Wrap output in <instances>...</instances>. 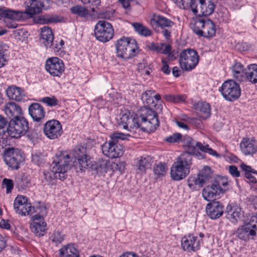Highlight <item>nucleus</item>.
Segmentation results:
<instances>
[{"mask_svg": "<svg viewBox=\"0 0 257 257\" xmlns=\"http://www.w3.org/2000/svg\"><path fill=\"white\" fill-rule=\"evenodd\" d=\"M118 124L124 129L130 127L141 128L144 132H153L159 125L157 114L153 110L144 107L142 108L134 117L127 114H123L118 121Z\"/></svg>", "mask_w": 257, "mask_h": 257, "instance_id": "obj_1", "label": "nucleus"}, {"mask_svg": "<svg viewBox=\"0 0 257 257\" xmlns=\"http://www.w3.org/2000/svg\"><path fill=\"white\" fill-rule=\"evenodd\" d=\"M128 137H130V135L121 133H114L111 134L110 140L104 143L101 146L102 153L111 159L121 157L123 154V147L119 143V141L126 140Z\"/></svg>", "mask_w": 257, "mask_h": 257, "instance_id": "obj_2", "label": "nucleus"}, {"mask_svg": "<svg viewBox=\"0 0 257 257\" xmlns=\"http://www.w3.org/2000/svg\"><path fill=\"white\" fill-rule=\"evenodd\" d=\"M192 164L190 156L187 153H182L171 166L170 175L172 179L180 181L184 179L189 174Z\"/></svg>", "mask_w": 257, "mask_h": 257, "instance_id": "obj_3", "label": "nucleus"}, {"mask_svg": "<svg viewBox=\"0 0 257 257\" xmlns=\"http://www.w3.org/2000/svg\"><path fill=\"white\" fill-rule=\"evenodd\" d=\"M117 57L128 59L135 56L138 53L139 47L134 39L122 37L115 43Z\"/></svg>", "mask_w": 257, "mask_h": 257, "instance_id": "obj_4", "label": "nucleus"}, {"mask_svg": "<svg viewBox=\"0 0 257 257\" xmlns=\"http://www.w3.org/2000/svg\"><path fill=\"white\" fill-rule=\"evenodd\" d=\"M193 32L199 37L209 38L215 36L216 27L215 24L209 19L199 18L192 24Z\"/></svg>", "mask_w": 257, "mask_h": 257, "instance_id": "obj_5", "label": "nucleus"}, {"mask_svg": "<svg viewBox=\"0 0 257 257\" xmlns=\"http://www.w3.org/2000/svg\"><path fill=\"white\" fill-rule=\"evenodd\" d=\"M29 130V123L23 116L12 118L8 127V134L13 138L18 139L26 135Z\"/></svg>", "mask_w": 257, "mask_h": 257, "instance_id": "obj_6", "label": "nucleus"}, {"mask_svg": "<svg viewBox=\"0 0 257 257\" xmlns=\"http://www.w3.org/2000/svg\"><path fill=\"white\" fill-rule=\"evenodd\" d=\"M150 25L156 32H159L162 29V34L166 40L171 37V32L170 29L174 25L171 20L160 15L154 14L150 20Z\"/></svg>", "mask_w": 257, "mask_h": 257, "instance_id": "obj_7", "label": "nucleus"}, {"mask_svg": "<svg viewBox=\"0 0 257 257\" xmlns=\"http://www.w3.org/2000/svg\"><path fill=\"white\" fill-rule=\"evenodd\" d=\"M189 3L191 6L186 10L190 9L195 15L201 18L211 15L215 8L212 0H192Z\"/></svg>", "mask_w": 257, "mask_h": 257, "instance_id": "obj_8", "label": "nucleus"}, {"mask_svg": "<svg viewBox=\"0 0 257 257\" xmlns=\"http://www.w3.org/2000/svg\"><path fill=\"white\" fill-rule=\"evenodd\" d=\"M219 91L226 100L230 102L237 100L241 95L239 84L231 79L225 81L219 88Z\"/></svg>", "mask_w": 257, "mask_h": 257, "instance_id": "obj_9", "label": "nucleus"}, {"mask_svg": "<svg viewBox=\"0 0 257 257\" xmlns=\"http://www.w3.org/2000/svg\"><path fill=\"white\" fill-rule=\"evenodd\" d=\"M199 59L196 51L192 49L183 50L180 54V66L183 70L191 71L198 64Z\"/></svg>", "mask_w": 257, "mask_h": 257, "instance_id": "obj_10", "label": "nucleus"}, {"mask_svg": "<svg viewBox=\"0 0 257 257\" xmlns=\"http://www.w3.org/2000/svg\"><path fill=\"white\" fill-rule=\"evenodd\" d=\"M183 142V146L186 149L183 153L188 154L192 159L193 155L195 154L196 147L204 153H208L213 156H219L217 152L210 148L208 145H203L201 143L193 140L189 136H185Z\"/></svg>", "mask_w": 257, "mask_h": 257, "instance_id": "obj_11", "label": "nucleus"}, {"mask_svg": "<svg viewBox=\"0 0 257 257\" xmlns=\"http://www.w3.org/2000/svg\"><path fill=\"white\" fill-rule=\"evenodd\" d=\"M94 32L96 39L103 43L110 41L114 35L112 26L105 21H98L95 26Z\"/></svg>", "mask_w": 257, "mask_h": 257, "instance_id": "obj_12", "label": "nucleus"}, {"mask_svg": "<svg viewBox=\"0 0 257 257\" xmlns=\"http://www.w3.org/2000/svg\"><path fill=\"white\" fill-rule=\"evenodd\" d=\"M72 156L75 159L74 163L76 168H78L82 172L87 169L90 164V157L87 155L86 147L78 146L72 151Z\"/></svg>", "mask_w": 257, "mask_h": 257, "instance_id": "obj_13", "label": "nucleus"}, {"mask_svg": "<svg viewBox=\"0 0 257 257\" xmlns=\"http://www.w3.org/2000/svg\"><path fill=\"white\" fill-rule=\"evenodd\" d=\"M65 67L62 60L53 57L47 59L45 69L53 77H60L65 71Z\"/></svg>", "mask_w": 257, "mask_h": 257, "instance_id": "obj_14", "label": "nucleus"}, {"mask_svg": "<svg viewBox=\"0 0 257 257\" xmlns=\"http://www.w3.org/2000/svg\"><path fill=\"white\" fill-rule=\"evenodd\" d=\"M24 160L21 152L14 148L6 149L4 152V161L6 164L13 169H18L19 165Z\"/></svg>", "mask_w": 257, "mask_h": 257, "instance_id": "obj_15", "label": "nucleus"}, {"mask_svg": "<svg viewBox=\"0 0 257 257\" xmlns=\"http://www.w3.org/2000/svg\"><path fill=\"white\" fill-rule=\"evenodd\" d=\"M25 11H20L22 20L28 17L32 18L34 15L40 13L43 8H45V4H48L49 0H28Z\"/></svg>", "mask_w": 257, "mask_h": 257, "instance_id": "obj_16", "label": "nucleus"}, {"mask_svg": "<svg viewBox=\"0 0 257 257\" xmlns=\"http://www.w3.org/2000/svg\"><path fill=\"white\" fill-rule=\"evenodd\" d=\"M70 159L69 155L61 154L53 161L52 165H55L57 178L60 180H62L66 178V173L68 168Z\"/></svg>", "mask_w": 257, "mask_h": 257, "instance_id": "obj_17", "label": "nucleus"}, {"mask_svg": "<svg viewBox=\"0 0 257 257\" xmlns=\"http://www.w3.org/2000/svg\"><path fill=\"white\" fill-rule=\"evenodd\" d=\"M43 131L45 135L51 140L58 139L63 132L60 122L55 119L47 121L44 126Z\"/></svg>", "mask_w": 257, "mask_h": 257, "instance_id": "obj_18", "label": "nucleus"}, {"mask_svg": "<svg viewBox=\"0 0 257 257\" xmlns=\"http://www.w3.org/2000/svg\"><path fill=\"white\" fill-rule=\"evenodd\" d=\"M201 241L202 239L193 234L186 235L181 239V247L185 251L196 252L200 249Z\"/></svg>", "mask_w": 257, "mask_h": 257, "instance_id": "obj_19", "label": "nucleus"}, {"mask_svg": "<svg viewBox=\"0 0 257 257\" xmlns=\"http://www.w3.org/2000/svg\"><path fill=\"white\" fill-rule=\"evenodd\" d=\"M33 207L28 203V199L23 196H18L14 200V208L16 213L25 216L33 213Z\"/></svg>", "mask_w": 257, "mask_h": 257, "instance_id": "obj_20", "label": "nucleus"}, {"mask_svg": "<svg viewBox=\"0 0 257 257\" xmlns=\"http://www.w3.org/2000/svg\"><path fill=\"white\" fill-rule=\"evenodd\" d=\"M223 205L218 201H211L206 207L207 215L212 219L220 218L223 213Z\"/></svg>", "mask_w": 257, "mask_h": 257, "instance_id": "obj_21", "label": "nucleus"}, {"mask_svg": "<svg viewBox=\"0 0 257 257\" xmlns=\"http://www.w3.org/2000/svg\"><path fill=\"white\" fill-rule=\"evenodd\" d=\"M31 219L33 221V222L30 224L31 231L37 236L44 235L47 230V223L44 219L38 216H33Z\"/></svg>", "mask_w": 257, "mask_h": 257, "instance_id": "obj_22", "label": "nucleus"}, {"mask_svg": "<svg viewBox=\"0 0 257 257\" xmlns=\"http://www.w3.org/2000/svg\"><path fill=\"white\" fill-rule=\"evenodd\" d=\"M225 192V189H218L217 186L212 183L211 184L206 186L202 190L203 198L207 201H215L216 197L220 194Z\"/></svg>", "mask_w": 257, "mask_h": 257, "instance_id": "obj_23", "label": "nucleus"}, {"mask_svg": "<svg viewBox=\"0 0 257 257\" xmlns=\"http://www.w3.org/2000/svg\"><path fill=\"white\" fill-rule=\"evenodd\" d=\"M226 218L232 223H236L243 215V212L239 206L235 204H228L225 211Z\"/></svg>", "mask_w": 257, "mask_h": 257, "instance_id": "obj_24", "label": "nucleus"}, {"mask_svg": "<svg viewBox=\"0 0 257 257\" xmlns=\"http://www.w3.org/2000/svg\"><path fill=\"white\" fill-rule=\"evenodd\" d=\"M29 113L34 121H42L45 117V111L43 107L39 103H33L28 108Z\"/></svg>", "mask_w": 257, "mask_h": 257, "instance_id": "obj_25", "label": "nucleus"}, {"mask_svg": "<svg viewBox=\"0 0 257 257\" xmlns=\"http://www.w3.org/2000/svg\"><path fill=\"white\" fill-rule=\"evenodd\" d=\"M241 152L245 155H251L257 151V144L254 139L243 138L240 144Z\"/></svg>", "mask_w": 257, "mask_h": 257, "instance_id": "obj_26", "label": "nucleus"}, {"mask_svg": "<svg viewBox=\"0 0 257 257\" xmlns=\"http://www.w3.org/2000/svg\"><path fill=\"white\" fill-rule=\"evenodd\" d=\"M4 110L9 118H16L23 114L21 107L13 102H10L5 105Z\"/></svg>", "mask_w": 257, "mask_h": 257, "instance_id": "obj_27", "label": "nucleus"}, {"mask_svg": "<svg viewBox=\"0 0 257 257\" xmlns=\"http://www.w3.org/2000/svg\"><path fill=\"white\" fill-rule=\"evenodd\" d=\"M8 97L17 101H22L25 96L24 90L20 87L15 86L9 87L6 90Z\"/></svg>", "mask_w": 257, "mask_h": 257, "instance_id": "obj_28", "label": "nucleus"}, {"mask_svg": "<svg viewBox=\"0 0 257 257\" xmlns=\"http://www.w3.org/2000/svg\"><path fill=\"white\" fill-rule=\"evenodd\" d=\"M41 32V40L46 48H51L53 46L54 35L51 29L44 26L42 28Z\"/></svg>", "mask_w": 257, "mask_h": 257, "instance_id": "obj_29", "label": "nucleus"}, {"mask_svg": "<svg viewBox=\"0 0 257 257\" xmlns=\"http://www.w3.org/2000/svg\"><path fill=\"white\" fill-rule=\"evenodd\" d=\"M236 236L241 240L247 241L249 239L250 236L256 235V231L253 229H251L245 223L240 226L236 231Z\"/></svg>", "mask_w": 257, "mask_h": 257, "instance_id": "obj_30", "label": "nucleus"}, {"mask_svg": "<svg viewBox=\"0 0 257 257\" xmlns=\"http://www.w3.org/2000/svg\"><path fill=\"white\" fill-rule=\"evenodd\" d=\"M52 169L44 170L43 171L42 182L48 185H53L56 183L57 178V170L55 165H52Z\"/></svg>", "mask_w": 257, "mask_h": 257, "instance_id": "obj_31", "label": "nucleus"}, {"mask_svg": "<svg viewBox=\"0 0 257 257\" xmlns=\"http://www.w3.org/2000/svg\"><path fill=\"white\" fill-rule=\"evenodd\" d=\"M60 257H80L79 251L73 243L63 246L59 249Z\"/></svg>", "mask_w": 257, "mask_h": 257, "instance_id": "obj_32", "label": "nucleus"}, {"mask_svg": "<svg viewBox=\"0 0 257 257\" xmlns=\"http://www.w3.org/2000/svg\"><path fill=\"white\" fill-rule=\"evenodd\" d=\"M23 13L20 11H13L6 8H0V19L2 18H7L10 20L21 21Z\"/></svg>", "mask_w": 257, "mask_h": 257, "instance_id": "obj_33", "label": "nucleus"}, {"mask_svg": "<svg viewBox=\"0 0 257 257\" xmlns=\"http://www.w3.org/2000/svg\"><path fill=\"white\" fill-rule=\"evenodd\" d=\"M232 74L237 80L240 82L245 81V69L240 62H235L232 67Z\"/></svg>", "mask_w": 257, "mask_h": 257, "instance_id": "obj_34", "label": "nucleus"}, {"mask_svg": "<svg viewBox=\"0 0 257 257\" xmlns=\"http://www.w3.org/2000/svg\"><path fill=\"white\" fill-rule=\"evenodd\" d=\"M245 80H247L252 83H257V64L248 65L245 69Z\"/></svg>", "mask_w": 257, "mask_h": 257, "instance_id": "obj_35", "label": "nucleus"}, {"mask_svg": "<svg viewBox=\"0 0 257 257\" xmlns=\"http://www.w3.org/2000/svg\"><path fill=\"white\" fill-rule=\"evenodd\" d=\"M66 236L62 230L55 229L49 237V239L54 245L58 246L64 241Z\"/></svg>", "mask_w": 257, "mask_h": 257, "instance_id": "obj_36", "label": "nucleus"}, {"mask_svg": "<svg viewBox=\"0 0 257 257\" xmlns=\"http://www.w3.org/2000/svg\"><path fill=\"white\" fill-rule=\"evenodd\" d=\"M204 184L203 179L199 176L198 174L197 176H191L188 179V185L191 189L197 190L202 187Z\"/></svg>", "mask_w": 257, "mask_h": 257, "instance_id": "obj_37", "label": "nucleus"}, {"mask_svg": "<svg viewBox=\"0 0 257 257\" xmlns=\"http://www.w3.org/2000/svg\"><path fill=\"white\" fill-rule=\"evenodd\" d=\"M111 166L109 161L99 160L96 163L95 169L98 173H106L112 169Z\"/></svg>", "mask_w": 257, "mask_h": 257, "instance_id": "obj_38", "label": "nucleus"}, {"mask_svg": "<svg viewBox=\"0 0 257 257\" xmlns=\"http://www.w3.org/2000/svg\"><path fill=\"white\" fill-rule=\"evenodd\" d=\"M70 12L72 14L82 18L86 19L88 16H90L88 10L85 7L80 5H76L72 7L70 9Z\"/></svg>", "mask_w": 257, "mask_h": 257, "instance_id": "obj_39", "label": "nucleus"}, {"mask_svg": "<svg viewBox=\"0 0 257 257\" xmlns=\"http://www.w3.org/2000/svg\"><path fill=\"white\" fill-rule=\"evenodd\" d=\"M154 90H148L143 92L142 94V100L149 107H153L156 105L154 101Z\"/></svg>", "mask_w": 257, "mask_h": 257, "instance_id": "obj_40", "label": "nucleus"}, {"mask_svg": "<svg viewBox=\"0 0 257 257\" xmlns=\"http://www.w3.org/2000/svg\"><path fill=\"white\" fill-rule=\"evenodd\" d=\"M132 26L136 32L141 36L148 37L152 34V32L150 30L141 23H134L132 24Z\"/></svg>", "mask_w": 257, "mask_h": 257, "instance_id": "obj_41", "label": "nucleus"}, {"mask_svg": "<svg viewBox=\"0 0 257 257\" xmlns=\"http://www.w3.org/2000/svg\"><path fill=\"white\" fill-rule=\"evenodd\" d=\"M199 116L203 119H206L209 117L211 114V109L209 103L206 102H201L199 104Z\"/></svg>", "mask_w": 257, "mask_h": 257, "instance_id": "obj_42", "label": "nucleus"}, {"mask_svg": "<svg viewBox=\"0 0 257 257\" xmlns=\"http://www.w3.org/2000/svg\"><path fill=\"white\" fill-rule=\"evenodd\" d=\"M150 160L151 159L149 156L140 157L136 165L140 172H145L147 169L150 167Z\"/></svg>", "mask_w": 257, "mask_h": 257, "instance_id": "obj_43", "label": "nucleus"}, {"mask_svg": "<svg viewBox=\"0 0 257 257\" xmlns=\"http://www.w3.org/2000/svg\"><path fill=\"white\" fill-rule=\"evenodd\" d=\"M186 96L185 95L167 94L163 96V98L167 102L180 103L185 101Z\"/></svg>", "mask_w": 257, "mask_h": 257, "instance_id": "obj_44", "label": "nucleus"}, {"mask_svg": "<svg viewBox=\"0 0 257 257\" xmlns=\"http://www.w3.org/2000/svg\"><path fill=\"white\" fill-rule=\"evenodd\" d=\"M199 176L203 179L205 184L208 182L212 177V172L210 167L205 166L201 170L198 174Z\"/></svg>", "mask_w": 257, "mask_h": 257, "instance_id": "obj_45", "label": "nucleus"}, {"mask_svg": "<svg viewBox=\"0 0 257 257\" xmlns=\"http://www.w3.org/2000/svg\"><path fill=\"white\" fill-rule=\"evenodd\" d=\"M32 212L37 213V214L34 216H38L44 218V217L47 214V209L44 204L39 203V205L33 207Z\"/></svg>", "mask_w": 257, "mask_h": 257, "instance_id": "obj_46", "label": "nucleus"}, {"mask_svg": "<svg viewBox=\"0 0 257 257\" xmlns=\"http://www.w3.org/2000/svg\"><path fill=\"white\" fill-rule=\"evenodd\" d=\"M167 170V166L165 163H160L154 168V172L158 177L164 176Z\"/></svg>", "mask_w": 257, "mask_h": 257, "instance_id": "obj_47", "label": "nucleus"}, {"mask_svg": "<svg viewBox=\"0 0 257 257\" xmlns=\"http://www.w3.org/2000/svg\"><path fill=\"white\" fill-rule=\"evenodd\" d=\"M59 21L57 16L43 15L39 17V23L42 24L56 23Z\"/></svg>", "mask_w": 257, "mask_h": 257, "instance_id": "obj_48", "label": "nucleus"}, {"mask_svg": "<svg viewBox=\"0 0 257 257\" xmlns=\"http://www.w3.org/2000/svg\"><path fill=\"white\" fill-rule=\"evenodd\" d=\"M218 189H225L227 190V186L228 185V181L226 178L222 177H217L213 182Z\"/></svg>", "mask_w": 257, "mask_h": 257, "instance_id": "obj_49", "label": "nucleus"}, {"mask_svg": "<svg viewBox=\"0 0 257 257\" xmlns=\"http://www.w3.org/2000/svg\"><path fill=\"white\" fill-rule=\"evenodd\" d=\"M8 122L6 118L0 115V137L8 133Z\"/></svg>", "mask_w": 257, "mask_h": 257, "instance_id": "obj_50", "label": "nucleus"}, {"mask_svg": "<svg viewBox=\"0 0 257 257\" xmlns=\"http://www.w3.org/2000/svg\"><path fill=\"white\" fill-rule=\"evenodd\" d=\"M251 229H257V213L252 214L248 218V222L245 223Z\"/></svg>", "mask_w": 257, "mask_h": 257, "instance_id": "obj_51", "label": "nucleus"}, {"mask_svg": "<svg viewBox=\"0 0 257 257\" xmlns=\"http://www.w3.org/2000/svg\"><path fill=\"white\" fill-rule=\"evenodd\" d=\"M182 135L180 133H174L165 138V141L170 143H179L181 141Z\"/></svg>", "mask_w": 257, "mask_h": 257, "instance_id": "obj_52", "label": "nucleus"}, {"mask_svg": "<svg viewBox=\"0 0 257 257\" xmlns=\"http://www.w3.org/2000/svg\"><path fill=\"white\" fill-rule=\"evenodd\" d=\"M41 101L46 104L49 106H54L58 104V101L54 97H45L43 98Z\"/></svg>", "mask_w": 257, "mask_h": 257, "instance_id": "obj_53", "label": "nucleus"}, {"mask_svg": "<svg viewBox=\"0 0 257 257\" xmlns=\"http://www.w3.org/2000/svg\"><path fill=\"white\" fill-rule=\"evenodd\" d=\"M14 187L13 181L11 179H4L3 181V187L6 188L7 193H11Z\"/></svg>", "mask_w": 257, "mask_h": 257, "instance_id": "obj_54", "label": "nucleus"}, {"mask_svg": "<svg viewBox=\"0 0 257 257\" xmlns=\"http://www.w3.org/2000/svg\"><path fill=\"white\" fill-rule=\"evenodd\" d=\"M174 2L180 8L183 9H187L188 7H191L189 3L192 0H173Z\"/></svg>", "mask_w": 257, "mask_h": 257, "instance_id": "obj_55", "label": "nucleus"}, {"mask_svg": "<svg viewBox=\"0 0 257 257\" xmlns=\"http://www.w3.org/2000/svg\"><path fill=\"white\" fill-rule=\"evenodd\" d=\"M18 187L21 189H26L30 184V182L27 179L22 178H18L16 180Z\"/></svg>", "mask_w": 257, "mask_h": 257, "instance_id": "obj_56", "label": "nucleus"}, {"mask_svg": "<svg viewBox=\"0 0 257 257\" xmlns=\"http://www.w3.org/2000/svg\"><path fill=\"white\" fill-rule=\"evenodd\" d=\"M159 51L157 53L161 54H168L170 51H171L172 47L169 44H165L164 43L159 44Z\"/></svg>", "mask_w": 257, "mask_h": 257, "instance_id": "obj_57", "label": "nucleus"}, {"mask_svg": "<svg viewBox=\"0 0 257 257\" xmlns=\"http://www.w3.org/2000/svg\"><path fill=\"white\" fill-rule=\"evenodd\" d=\"M81 1L84 5L91 4L93 6L91 8L92 12H95V8L99 6L100 4V0H81Z\"/></svg>", "mask_w": 257, "mask_h": 257, "instance_id": "obj_58", "label": "nucleus"}, {"mask_svg": "<svg viewBox=\"0 0 257 257\" xmlns=\"http://www.w3.org/2000/svg\"><path fill=\"white\" fill-rule=\"evenodd\" d=\"M240 167L242 170L244 172V175L250 173L257 175V171L253 169L250 166H248L244 163H242L241 164Z\"/></svg>", "mask_w": 257, "mask_h": 257, "instance_id": "obj_59", "label": "nucleus"}, {"mask_svg": "<svg viewBox=\"0 0 257 257\" xmlns=\"http://www.w3.org/2000/svg\"><path fill=\"white\" fill-rule=\"evenodd\" d=\"M32 161L35 164L39 166L43 163V158L41 155L35 154L32 156Z\"/></svg>", "mask_w": 257, "mask_h": 257, "instance_id": "obj_60", "label": "nucleus"}, {"mask_svg": "<svg viewBox=\"0 0 257 257\" xmlns=\"http://www.w3.org/2000/svg\"><path fill=\"white\" fill-rule=\"evenodd\" d=\"M228 171L233 177L237 178L240 176V174L239 171L238 170L237 168L234 165H231L229 167Z\"/></svg>", "mask_w": 257, "mask_h": 257, "instance_id": "obj_61", "label": "nucleus"}, {"mask_svg": "<svg viewBox=\"0 0 257 257\" xmlns=\"http://www.w3.org/2000/svg\"><path fill=\"white\" fill-rule=\"evenodd\" d=\"M162 63L163 66L162 67L161 70V71L164 73L165 74L168 75L171 72V69L167 62L164 59H162Z\"/></svg>", "mask_w": 257, "mask_h": 257, "instance_id": "obj_62", "label": "nucleus"}, {"mask_svg": "<svg viewBox=\"0 0 257 257\" xmlns=\"http://www.w3.org/2000/svg\"><path fill=\"white\" fill-rule=\"evenodd\" d=\"M236 48L240 51H246L249 49V46L245 42L238 43L236 45Z\"/></svg>", "mask_w": 257, "mask_h": 257, "instance_id": "obj_63", "label": "nucleus"}, {"mask_svg": "<svg viewBox=\"0 0 257 257\" xmlns=\"http://www.w3.org/2000/svg\"><path fill=\"white\" fill-rule=\"evenodd\" d=\"M130 1V0H118L119 3L121 5L122 7L127 11L131 10Z\"/></svg>", "mask_w": 257, "mask_h": 257, "instance_id": "obj_64", "label": "nucleus"}]
</instances>
